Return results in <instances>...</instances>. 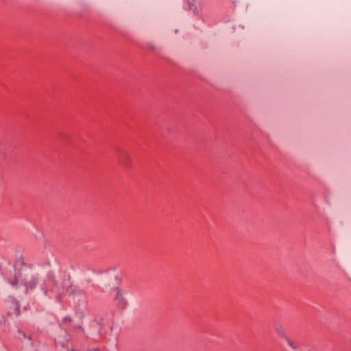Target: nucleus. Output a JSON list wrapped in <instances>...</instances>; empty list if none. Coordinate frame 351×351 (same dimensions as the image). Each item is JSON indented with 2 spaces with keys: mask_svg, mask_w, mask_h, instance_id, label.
<instances>
[{
  "mask_svg": "<svg viewBox=\"0 0 351 351\" xmlns=\"http://www.w3.org/2000/svg\"><path fill=\"white\" fill-rule=\"evenodd\" d=\"M14 313L16 316H19L21 313L20 312V306L18 302H15L14 304Z\"/></svg>",
  "mask_w": 351,
  "mask_h": 351,
  "instance_id": "obj_7",
  "label": "nucleus"
},
{
  "mask_svg": "<svg viewBox=\"0 0 351 351\" xmlns=\"http://www.w3.org/2000/svg\"><path fill=\"white\" fill-rule=\"evenodd\" d=\"M68 319H69V320H70V318H68V317H64V321H66V320H68Z\"/></svg>",
  "mask_w": 351,
  "mask_h": 351,
  "instance_id": "obj_8",
  "label": "nucleus"
},
{
  "mask_svg": "<svg viewBox=\"0 0 351 351\" xmlns=\"http://www.w3.org/2000/svg\"><path fill=\"white\" fill-rule=\"evenodd\" d=\"M121 282H122V275L117 274L114 278L113 283L116 284V285H119V284H121Z\"/></svg>",
  "mask_w": 351,
  "mask_h": 351,
  "instance_id": "obj_6",
  "label": "nucleus"
},
{
  "mask_svg": "<svg viewBox=\"0 0 351 351\" xmlns=\"http://www.w3.org/2000/svg\"><path fill=\"white\" fill-rule=\"evenodd\" d=\"M51 265L49 261L43 264H39L32 269L24 268L15 274L13 280L10 279L3 271V268L0 265V274L7 278V282L12 285L25 284V285H36L37 284H47L49 282L66 283V280L62 281L58 280H51L49 272Z\"/></svg>",
  "mask_w": 351,
  "mask_h": 351,
  "instance_id": "obj_1",
  "label": "nucleus"
},
{
  "mask_svg": "<svg viewBox=\"0 0 351 351\" xmlns=\"http://www.w3.org/2000/svg\"><path fill=\"white\" fill-rule=\"evenodd\" d=\"M8 264L9 265H11V263H10V261H8Z\"/></svg>",
  "mask_w": 351,
  "mask_h": 351,
  "instance_id": "obj_9",
  "label": "nucleus"
},
{
  "mask_svg": "<svg viewBox=\"0 0 351 351\" xmlns=\"http://www.w3.org/2000/svg\"><path fill=\"white\" fill-rule=\"evenodd\" d=\"M285 340L287 341L288 345L293 349L296 350L298 347V343L295 342L294 341L291 340L290 338L287 337Z\"/></svg>",
  "mask_w": 351,
  "mask_h": 351,
  "instance_id": "obj_5",
  "label": "nucleus"
},
{
  "mask_svg": "<svg viewBox=\"0 0 351 351\" xmlns=\"http://www.w3.org/2000/svg\"><path fill=\"white\" fill-rule=\"evenodd\" d=\"M275 329H276V332L278 334V335H280L282 338H283L284 339L287 337V334H286V331H285V328L283 327V326H282L281 324H276L275 326Z\"/></svg>",
  "mask_w": 351,
  "mask_h": 351,
  "instance_id": "obj_4",
  "label": "nucleus"
},
{
  "mask_svg": "<svg viewBox=\"0 0 351 351\" xmlns=\"http://www.w3.org/2000/svg\"><path fill=\"white\" fill-rule=\"evenodd\" d=\"M117 294L114 299V304L118 307L119 309L123 310L126 308L128 305V301L125 298V293L119 287L116 289Z\"/></svg>",
  "mask_w": 351,
  "mask_h": 351,
  "instance_id": "obj_2",
  "label": "nucleus"
},
{
  "mask_svg": "<svg viewBox=\"0 0 351 351\" xmlns=\"http://www.w3.org/2000/svg\"><path fill=\"white\" fill-rule=\"evenodd\" d=\"M119 162L120 165L124 168H129L131 165V159L129 154L125 152L121 153L119 157Z\"/></svg>",
  "mask_w": 351,
  "mask_h": 351,
  "instance_id": "obj_3",
  "label": "nucleus"
}]
</instances>
